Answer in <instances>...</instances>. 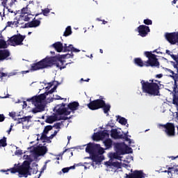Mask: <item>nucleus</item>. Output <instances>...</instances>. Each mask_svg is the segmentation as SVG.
Wrapping results in <instances>:
<instances>
[{"label":"nucleus","instance_id":"nucleus-1","mask_svg":"<svg viewBox=\"0 0 178 178\" xmlns=\"http://www.w3.org/2000/svg\"><path fill=\"white\" fill-rule=\"evenodd\" d=\"M73 56H74V55L72 52L71 54L56 56H47L39 62L32 65L31 70H42V69L51 67V66H54V65H56L57 67H59L60 70H62V69H66V65H67V63H66V65H63L66 61L63 59L73 58Z\"/></svg>","mask_w":178,"mask_h":178},{"label":"nucleus","instance_id":"nucleus-2","mask_svg":"<svg viewBox=\"0 0 178 178\" xmlns=\"http://www.w3.org/2000/svg\"><path fill=\"white\" fill-rule=\"evenodd\" d=\"M149 81L144 80L140 81L143 92L148 94L152 97H160L161 92L159 90L161 88L159 84H161V81L155 79H150Z\"/></svg>","mask_w":178,"mask_h":178},{"label":"nucleus","instance_id":"nucleus-3","mask_svg":"<svg viewBox=\"0 0 178 178\" xmlns=\"http://www.w3.org/2000/svg\"><path fill=\"white\" fill-rule=\"evenodd\" d=\"M88 109L90 111H98V109H103L104 113L109 115L111 111V104H106L101 96L99 99L95 100L90 99V102L87 104Z\"/></svg>","mask_w":178,"mask_h":178},{"label":"nucleus","instance_id":"nucleus-4","mask_svg":"<svg viewBox=\"0 0 178 178\" xmlns=\"http://www.w3.org/2000/svg\"><path fill=\"white\" fill-rule=\"evenodd\" d=\"M145 56L148 58L145 61L146 67H158L159 68V61L156 58V55L152 54V51H145Z\"/></svg>","mask_w":178,"mask_h":178},{"label":"nucleus","instance_id":"nucleus-5","mask_svg":"<svg viewBox=\"0 0 178 178\" xmlns=\"http://www.w3.org/2000/svg\"><path fill=\"white\" fill-rule=\"evenodd\" d=\"M111 136L114 140H125V141H129V144L131 143V139L129 138L127 134L118 131L117 129H112L111 130Z\"/></svg>","mask_w":178,"mask_h":178},{"label":"nucleus","instance_id":"nucleus-6","mask_svg":"<svg viewBox=\"0 0 178 178\" xmlns=\"http://www.w3.org/2000/svg\"><path fill=\"white\" fill-rule=\"evenodd\" d=\"M160 126L163 127V131L168 137H175L176 136V127H175V124L167 122L165 124H160Z\"/></svg>","mask_w":178,"mask_h":178},{"label":"nucleus","instance_id":"nucleus-7","mask_svg":"<svg viewBox=\"0 0 178 178\" xmlns=\"http://www.w3.org/2000/svg\"><path fill=\"white\" fill-rule=\"evenodd\" d=\"M26 38L25 35H22L20 33L14 35L8 40V42H10L13 47H16L17 45H23V41Z\"/></svg>","mask_w":178,"mask_h":178},{"label":"nucleus","instance_id":"nucleus-8","mask_svg":"<svg viewBox=\"0 0 178 178\" xmlns=\"http://www.w3.org/2000/svg\"><path fill=\"white\" fill-rule=\"evenodd\" d=\"M30 172V161H24L22 165L18 166V173L27 177Z\"/></svg>","mask_w":178,"mask_h":178},{"label":"nucleus","instance_id":"nucleus-9","mask_svg":"<svg viewBox=\"0 0 178 178\" xmlns=\"http://www.w3.org/2000/svg\"><path fill=\"white\" fill-rule=\"evenodd\" d=\"M65 106H66V104L65 103L57 105L55 107L56 115H58V116H62V115H65V116H68V115H70L71 112L69 111V108Z\"/></svg>","mask_w":178,"mask_h":178},{"label":"nucleus","instance_id":"nucleus-10","mask_svg":"<svg viewBox=\"0 0 178 178\" xmlns=\"http://www.w3.org/2000/svg\"><path fill=\"white\" fill-rule=\"evenodd\" d=\"M165 40L171 44V45H175L177 42L178 40V32L173 33H165Z\"/></svg>","mask_w":178,"mask_h":178},{"label":"nucleus","instance_id":"nucleus-11","mask_svg":"<svg viewBox=\"0 0 178 178\" xmlns=\"http://www.w3.org/2000/svg\"><path fill=\"white\" fill-rule=\"evenodd\" d=\"M41 24V21L38 19H35V17L32 19V21L29 22L22 26V29H35L36 27H39Z\"/></svg>","mask_w":178,"mask_h":178},{"label":"nucleus","instance_id":"nucleus-12","mask_svg":"<svg viewBox=\"0 0 178 178\" xmlns=\"http://www.w3.org/2000/svg\"><path fill=\"white\" fill-rule=\"evenodd\" d=\"M20 15L26 22H29L31 19L34 17V15L29 12V8L27 7L23 8L21 10Z\"/></svg>","mask_w":178,"mask_h":178},{"label":"nucleus","instance_id":"nucleus-13","mask_svg":"<svg viewBox=\"0 0 178 178\" xmlns=\"http://www.w3.org/2000/svg\"><path fill=\"white\" fill-rule=\"evenodd\" d=\"M98 149V144L88 143L86 148V152L90 154V156L95 155L97 154V149Z\"/></svg>","mask_w":178,"mask_h":178},{"label":"nucleus","instance_id":"nucleus-14","mask_svg":"<svg viewBox=\"0 0 178 178\" xmlns=\"http://www.w3.org/2000/svg\"><path fill=\"white\" fill-rule=\"evenodd\" d=\"M131 173L129 175L126 174V178H144L145 177V174L143 172V170H131Z\"/></svg>","mask_w":178,"mask_h":178},{"label":"nucleus","instance_id":"nucleus-15","mask_svg":"<svg viewBox=\"0 0 178 178\" xmlns=\"http://www.w3.org/2000/svg\"><path fill=\"white\" fill-rule=\"evenodd\" d=\"M47 98V95L45 94H40L38 96H33L31 99H28L27 101H31L32 104H41L42 101L45 100Z\"/></svg>","mask_w":178,"mask_h":178},{"label":"nucleus","instance_id":"nucleus-16","mask_svg":"<svg viewBox=\"0 0 178 178\" xmlns=\"http://www.w3.org/2000/svg\"><path fill=\"white\" fill-rule=\"evenodd\" d=\"M138 31L140 37H147V35H148V33L151 31V30L149 29V26H148L140 25L138 27Z\"/></svg>","mask_w":178,"mask_h":178},{"label":"nucleus","instance_id":"nucleus-17","mask_svg":"<svg viewBox=\"0 0 178 178\" xmlns=\"http://www.w3.org/2000/svg\"><path fill=\"white\" fill-rule=\"evenodd\" d=\"M115 150L119 155H124L125 154H130V152H126V146L123 143H116Z\"/></svg>","mask_w":178,"mask_h":178},{"label":"nucleus","instance_id":"nucleus-18","mask_svg":"<svg viewBox=\"0 0 178 178\" xmlns=\"http://www.w3.org/2000/svg\"><path fill=\"white\" fill-rule=\"evenodd\" d=\"M35 108L32 110L33 113H38L40 112H43L45 109V106L42 103H37L34 104Z\"/></svg>","mask_w":178,"mask_h":178},{"label":"nucleus","instance_id":"nucleus-19","mask_svg":"<svg viewBox=\"0 0 178 178\" xmlns=\"http://www.w3.org/2000/svg\"><path fill=\"white\" fill-rule=\"evenodd\" d=\"M91 159L93 162H95L96 165H98V163H101L105 158L104 156H99L98 154H95L91 156Z\"/></svg>","mask_w":178,"mask_h":178},{"label":"nucleus","instance_id":"nucleus-20","mask_svg":"<svg viewBox=\"0 0 178 178\" xmlns=\"http://www.w3.org/2000/svg\"><path fill=\"white\" fill-rule=\"evenodd\" d=\"M172 97V104L178 108V88H173Z\"/></svg>","mask_w":178,"mask_h":178},{"label":"nucleus","instance_id":"nucleus-21","mask_svg":"<svg viewBox=\"0 0 178 178\" xmlns=\"http://www.w3.org/2000/svg\"><path fill=\"white\" fill-rule=\"evenodd\" d=\"M10 56V52L8 49L0 50V60H5Z\"/></svg>","mask_w":178,"mask_h":178},{"label":"nucleus","instance_id":"nucleus-22","mask_svg":"<svg viewBox=\"0 0 178 178\" xmlns=\"http://www.w3.org/2000/svg\"><path fill=\"white\" fill-rule=\"evenodd\" d=\"M68 109H70L72 112H74V111H77L79 109V106H80V104H79L78 102H73L71 103H69L68 105Z\"/></svg>","mask_w":178,"mask_h":178},{"label":"nucleus","instance_id":"nucleus-23","mask_svg":"<svg viewBox=\"0 0 178 178\" xmlns=\"http://www.w3.org/2000/svg\"><path fill=\"white\" fill-rule=\"evenodd\" d=\"M56 49L57 52H62L63 51V44L60 42H56L51 45Z\"/></svg>","mask_w":178,"mask_h":178},{"label":"nucleus","instance_id":"nucleus-24","mask_svg":"<svg viewBox=\"0 0 178 178\" xmlns=\"http://www.w3.org/2000/svg\"><path fill=\"white\" fill-rule=\"evenodd\" d=\"M134 63L137 66H139V67H144L145 66V61H143L141 58H134Z\"/></svg>","mask_w":178,"mask_h":178},{"label":"nucleus","instance_id":"nucleus-25","mask_svg":"<svg viewBox=\"0 0 178 178\" xmlns=\"http://www.w3.org/2000/svg\"><path fill=\"white\" fill-rule=\"evenodd\" d=\"M104 144L106 147V149H109L112 148V140L111 138H107L104 141Z\"/></svg>","mask_w":178,"mask_h":178},{"label":"nucleus","instance_id":"nucleus-26","mask_svg":"<svg viewBox=\"0 0 178 178\" xmlns=\"http://www.w3.org/2000/svg\"><path fill=\"white\" fill-rule=\"evenodd\" d=\"M48 149H47V147L42 146L41 147H39L38 149V152L40 154V155H45L47 152Z\"/></svg>","mask_w":178,"mask_h":178},{"label":"nucleus","instance_id":"nucleus-27","mask_svg":"<svg viewBox=\"0 0 178 178\" xmlns=\"http://www.w3.org/2000/svg\"><path fill=\"white\" fill-rule=\"evenodd\" d=\"M100 134V140H104V138H108L109 137V134H108V130H104L99 132Z\"/></svg>","mask_w":178,"mask_h":178},{"label":"nucleus","instance_id":"nucleus-28","mask_svg":"<svg viewBox=\"0 0 178 178\" xmlns=\"http://www.w3.org/2000/svg\"><path fill=\"white\" fill-rule=\"evenodd\" d=\"M103 154H105V150L104 149V148L101 147V145L97 144V149L96 150V154L103 155Z\"/></svg>","mask_w":178,"mask_h":178},{"label":"nucleus","instance_id":"nucleus-29","mask_svg":"<svg viewBox=\"0 0 178 178\" xmlns=\"http://www.w3.org/2000/svg\"><path fill=\"white\" fill-rule=\"evenodd\" d=\"M108 165V166H113L114 168H118V169H120V166H122L120 163H119L118 161L109 162Z\"/></svg>","mask_w":178,"mask_h":178},{"label":"nucleus","instance_id":"nucleus-30","mask_svg":"<svg viewBox=\"0 0 178 178\" xmlns=\"http://www.w3.org/2000/svg\"><path fill=\"white\" fill-rule=\"evenodd\" d=\"M56 120V117L51 115L47 117L45 122L46 123H49L50 124H52V123H54V122H55Z\"/></svg>","mask_w":178,"mask_h":178},{"label":"nucleus","instance_id":"nucleus-31","mask_svg":"<svg viewBox=\"0 0 178 178\" xmlns=\"http://www.w3.org/2000/svg\"><path fill=\"white\" fill-rule=\"evenodd\" d=\"M72 34V27L67 26L63 33L64 37H69Z\"/></svg>","mask_w":178,"mask_h":178},{"label":"nucleus","instance_id":"nucleus-32","mask_svg":"<svg viewBox=\"0 0 178 178\" xmlns=\"http://www.w3.org/2000/svg\"><path fill=\"white\" fill-rule=\"evenodd\" d=\"M121 154H119V153H113L111 158V159H118V161H122V156H120Z\"/></svg>","mask_w":178,"mask_h":178},{"label":"nucleus","instance_id":"nucleus-33","mask_svg":"<svg viewBox=\"0 0 178 178\" xmlns=\"http://www.w3.org/2000/svg\"><path fill=\"white\" fill-rule=\"evenodd\" d=\"M16 22H17V26H20L22 24H24V22H26L24 20V19L23 17H22V16L19 15V17L17 19H16Z\"/></svg>","mask_w":178,"mask_h":178},{"label":"nucleus","instance_id":"nucleus-34","mask_svg":"<svg viewBox=\"0 0 178 178\" xmlns=\"http://www.w3.org/2000/svg\"><path fill=\"white\" fill-rule=\"evenodd\" d=\"M63 52H72L73 51V44H70L68 47H63Z\"/></svg>","mask_w":178,"mask_h":178},{"label":"nucleus","instance_id":"nucleus-35","mask_svg":"<svg viewBox=\"0 0 178 178\" xmlns=\"http://www.w3.org/2000/svg\"><path fill=\"white\" fill-rule=\"evenodd\" d=\"M13 26H15V27H18V25L17 24V21L8 22L7 24H6V27H13Z\"/></svg>","mask_w":178,"mask_h":178},{"label":"nucleus","instance_id":"nucleus-36","mask_svg":"<svg viewBox=\"0 0 178 178\" xmlns=\"http://www.w3.org/2000/svg\"><path fill=\"white\" fill-rule=\"evenodd\" d=\"M8 143H6V137H3L2 139L0 140V148L1 147H6Z\"/></svg>","mask_w":178,"mask_h":178},{"label":"nucleus","instance_id":"nucleus-37","mask_svg":"<svg viewBox=\"0 0 178 178\" xmlns=\"http://www.w3.org/2000/svg\"><path fill=\"white\" fill-rule=\"evenodd\" d=\"M53 127H52L51 125L46 126L43 130V133H45V134H48V133H49V131L52 130Z\"/></svg>","mask_w":178,"mask_h":178},{"label":"nucleus","instance_id":"nucleus-38","mask_svg":"<svg viewBox=\"0 0 178 178\" xmlns=\"http://www.w3.org/2000/svg\"><path fill=\"white\" fill-rule=\"evenodd\" d=\"M59 84H60V83H59V82L57 81V84L55 85L53 88H51L50 90H49L47 92V95H48V94H53V92H55V91H56V89L58 88V86H59Z\"/></svg>","mask_w":178,"mask_h":178},{"label":"nucleus","instance_id":"nucleus-39","mask_svg":"<svg viewBox=\"0 0 178 178\" xmlns=\"http://www.w3.org/2000/svg\"><path fill=\"white\" fill-rule=\"evenodd\" d=\"M0 48H8V44H6V41L0 39Z\"/></svg>","mask_w":178,"mask_h":178},{"label":"nucleus","instance_id":"nucleus-40","mask_svg":"<svg viewBox=\"0 0 178 178\" xmlns=\"http://www.w3.org/2000/svg\"><path fill=\"white\" fill-rule=\"evenodd\" d=\"M119 123H120V124L126 126V124H127V120L123 117H120V118L119 119Z\"/></svg>","mask_w":178,"mask_h":178},{"label":"nucleus","instance_id":"nucleus-41","mask_svg":"<svg viewBox=\"0 0 178 178\" xmlns=\"http://www.w3.org/2000/svg\"><path fill=\"white\" fill-rule=\"evenodd\" d=\"M51 10H52V9H49L47 8L44 10H42V13L44 16H48V13H49V12H51Z\"/></svg>","mask_w":178,"mask_h":178},{"label":"nucleus","instance_id":"nucleus-42","mask_svg":"<svg viewBox=\"0 0 178 178\" xmlns=\"http://www.w3.org/2000/svg\"><path fill=\"white\" fill-rule=\"evenodd\" d=\"M144 24H146V26H151L152 25V20L149 19H144L143 21Z\"/></svg>","mask_w":178,"mask_h":178},{"label":"nucleus","instance_id":"nucleus-43","mask_svg":"<svg viewBox=\"0 0 178 178\" xmlns=\"http://www.w3.org/2000/svg\"><path fill=\"white\" fill-rule=\"evenodd\" d=\"M8 170H10V173H19V167L17 168H12Z\"/></svg>","mask_w":178,"mask_h":178},{"label":"nucleus","instance_id":"nucleus-44","mask_svg":"<svg viewBox=\"0 0 178 178\" xmlns=\"http://www.w3.org/2000/svg\"><path fill=\"white\" fill-rule=\"evenodd\" d=\"M56 120H67L69 119V118L62 116V115H60L59 117H56Z\"/></svg>","mask_w":178,"mask_h":178},{"label":"nucleus","instance_id":"nucleus-45","mask_svg":"<svg viewBox=\"0 0 178 178\" xmlns=\"http://www.w3.org/2000/svg\"><path fill=\"white\" fill-rule=\"evenodd\" d=\"M3 77H8V73L0 72V79L1 81L3 80Z\"/></svg>","mask_w":178,"mask_h":178},{"label":"nucleus","instance_id":"nucleus-46","mask_svg":"<svg viewBox=\"0 0 178 178\" xmlns=\"http://www.w3.org/2000/svg\"><path fill=\"white\" fill-rule=\"evenodd\" d=\"M63 123V122H57L56 124H54V125L53 126V127H55L56 129H60V126H62V124Z\"/></svg>","mask_w":178,"mask_h":178},{"label":"nucleus","instance_id":"nucleus-47","mask_svg":"<svg viewBox=\"0 0 178 178\" xmlns=\"http://www.w3.org/2000/svg\"><path fill=\"white\" fill-rule=\"evenodd\" d=\"M22 122H30V120L31 119V116H26L22 118Z\"/></svg>","mask_w":178,"mask_h":178},{"label":"nucleus","instance_id":"nucleus-48","mask_svg":"<svg viewBox=\"0 0 178 178\" xmlns=\"http://www.w3.org/2000/svg\"><path fill=\"white\" fill-rule=\"evenodd\" d=\"M93 138L94 140H101V135L99 132L98 134H95Z\"/></svg>","mask_w":178,"mask_h":178},{"label":"nucleus","instance_id":"nucleus-49","mask_svg":"<svg viewBox=\"0 0 178 178\" xmlns=\"http://www.w3.org/2000/svg\"><path fill=\"white\" fill-rule=\"evenodd\" d=\"M35 64V63H33L31 65V68L30 70H26V71H22L23 74H26V73H30V72H37V70H31V67L33 65Z\"/></svg>","mask_w":178,"mask_h":178},{"label":"nucleus","instance_id":"nucleus-50","mask_svg":"<svg viewBox=\"0 0 178 178\" xmlns=\"http://www.w3.org/2000/svg\"><path fill=\"white\" fill-rule=\"evenodd\" d=\"M43 143H52V141H51V139H50L49 137L46 136V138L43 139Z\"/></svg>","mask_w":178,"mask_h":178},{"label":"nucleus","instance_id":"nucleus-51","mask_svg":"<svg viewBox=\"0 0 178 178\" xmlns=\"http://www.w3.org/2000/svg\"><path fill=\"white\" fill-rule=\"evenodd\" d=\"M47 134H45L44 132H42L40 137V140H43L44 139L47 138Z\"/></svg>","mask_w":178,"mask_h":178},{"label":"nucleus","instance_id":"nucleus-52","mask_svg":"<svg viewBox=\"0 0 178 178\" xmlns=\"http://www.w3.org/2000/svg\"><path fill=\"white\" fill-rule=\"evenodd\" d=\"M70 170V168H64L62 169L63 173H67Z\"/></svg>","mask_w":178,"mask_h":178},{"label":"nucleus","instance_id":"nucleus-53","mask_svg":"<svg viewBox=\"0 0 178 178\" xmlns=\"http://www.w3.org/2000/svg\"><path fill=\"white\" fill-rule=\"evenodd\" d=\"M1 5H3V8H6V3H8V0H1Z\"/></svg>","mask_w":178,"mask_h":178},{"label":"nucleus","instance_id":"nucleus-54","mask_svg":"<svg viewBox=\"0 0 178 178\" xmlns=\"http://www.w3.org/2000/svg\"><path fill=\"white\" fill-rule=\"evenodd\" d=\"M126 152H129L131 154V147H129L128 146H125Z\"/></svg>","mask_w":178,"mask_h":178},{"label":"nucleus","instance_id":"nucleus-55","mask_svg":"<svg viewBox=\"0 0 178 178\" xmlns=\"http://www.w3.org/2000/svg\"><path fill=\"white\" fill-rule=\"evenodd\" d=\"M3 120H5V115L0 114V122H3Z\"/></svg>","mask_w":178,"mask_h":178},{"label":"nucleus","instance_id":"nucleus-56","mask_svg":"<svg viewBox=\"0 0 178 178\" xmlns=\"http://www.w3.org/2000/svg\"><path fill=\"white\" fill-rule=\"evenodd\" d=\"M163 77V74H159L156 75V79H162Z\"/></svg>","mask_w":178,"mask_h":178},{"label":"nucleus","instance_id":"nucleus-57","mask_svg":"<svg viewBox=\"0 0 178 178\" xmlns=\"http://www.w3.org/2000/svg\"><path fill=\"white\" fill-rule=\"evenodd\" d=\"M9 116H10V118H15V116H16V113H9Z\"/></svg>","mask_w":178,"mask_h":178},{"label":"nucleus","instance_id":"nucleus-58","mask_svg":"<svg viewBox=\"0 0 178 178\" xmlns=\"http://www.w3.org/2000/svg\"><path fill=\"white\" fill-rule=\"evenodd\" d=\"M73 52H80V50L78 49H76V48H74V47H73V48H72V53Z\"/></svg>","mask_w":178,"mask_h":178},{"label":"nucleus","instance_id":"nucleus-59","mask_svg":"<svg viewBox=\"0 0 178 178\" xmlns=\"http://www.w3.org/2000/svg\"><path fill=\"white\" fill-rule=\"evenodd\" d=\"M67 151H69V149H65L63 152H61L58 156H62V155H63V154H65V152H67Z\"/></svg>","mask_w":178,"mask_h":178},{"label":"nucleus","instance_id":"nucleus-60","mask_svg":"<svg viewBox=\"0 0 178 178\" xmlns=\"http://www.w3.org/2000/svg\"><path fill=\"white\" fill-rule=\"evenodd\" d=\"M16 153H17L18 155H23V151H22V150H17V151H16Z\"/></svg>","mask_w":178,"mask_h":178},{"label":"nucleus","instance_id":"nucleus-61","mask_svg":"<svg viewBox=\"0 0 178 178\" xmlns=\"http://www.w3.org/2000/svg\"><path fill=\"white\" fill-rule=\"evenodd\" d=\"M54 99H63V98H62L59 95H56V97L54 98Z\"/></svg>","mask_w":178,"mask_h":178},{"label":"nucleus","instance_id":"nucleus-62","mask_svg":"<svg viewBox=\"0 0 178 178\" xmlns=\"http://www.w3.org/2000/svg\"><path fill=\"white\" fill-rule=\"evenodd\" d=\"M24 122H23V120H22V118H19L18 119V122H17V124H20V123H23Z\"/></svg>","mask_w":178,"mask_h":178},{"label":"nucleus","instance_id":"nucleus-63","mask_svg":"<svg viewBox=\"0 0 178 178\" xmlns=\"http://www.w3.org/2000/svg\"><path fill=\"white\" fill-rule=\"evenodd\" d=\"M12 127H13V125H10V128L7 131V133H8V134H10V131H12Z\"/></svg>","mask_w":178,"mask_h":178},{"label":"nucleus","instance_id":"nucleus-64","mask_svg":"<svg viewBox=\"0 0 178 178\" xmlns=\"http://www.w3.org/2000/svg\"><path fill=\"white\" fill-rule=\"evenodd\" d=\"M48 84H49V88H51V87H52V86H54V82H50Z\"/></svg>","mask_w":178,"mask_h":178}]
</instances>
